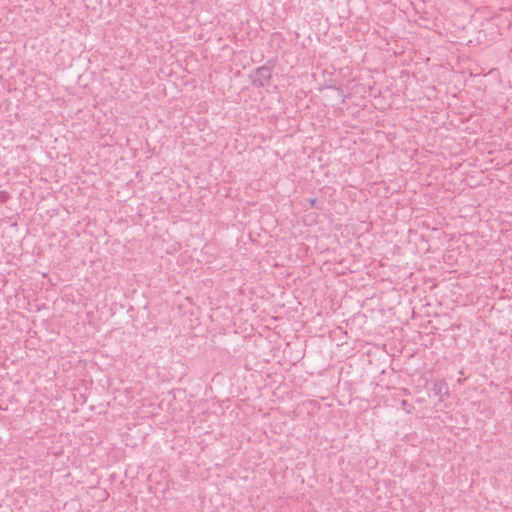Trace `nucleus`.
I'll return each instance as SVG.
<instances>
[{
    "instance_id": "obj_1",
    "label": "nucleus",
    "mask_w": 512,
    "mask_h": 512,
    "mask_svg": "<svg viewBox=\"0 0 512 512\" xmlns=\"http://www.w3.org/2000/svg\"><path fill=\"white\" fill-rule=\"evenodd\" d=\"M271 71L267 67H260L256 70L253 83L257 86H265L269 83Z\"/></svg>"
},
{
    "instance_id": "obj_2",
    "label": "nucleus",
    "mask_w": 512,
    "mask_h": 512,
    "mask_svg": "<svg viewBox=\"0 0 512 512\" xmlns=\"http://www.w3.org/2000/svg\"><path fill=\"white\" fill-rule=\"evenodd\" d=\"M436 387L438 388L439 392H442L443 390H445V392H447V386L444 382H440V383L436 384Z\"/></svg>"
}]
</instances>
